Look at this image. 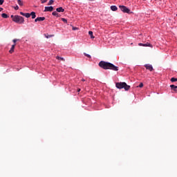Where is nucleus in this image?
Listing matches in <instances>:
<instances>
[{
  "label": "nucleus",
  "instance_id": "24",
  "mask_svg": "<svg viewBox=\"0 0 177 177\" xmlns=\"http://www.w3.org/2000/svg\"><path fill=\"white\" fill-rule=\"evenodd\" d=\"M62 21H64V23H67V19L64 18H62Z\"/></svg>",
  "mask_w": 177,
  "mask_h": 177
},
{
  "label": "nucleus",
  "instance_id": "11",
  "mask_svg": "<svg viewBox=\"0 0 177 177\" xmlns=\"http://www.w3.org/2000/svg\"><path fill=\"white\" fill-rule=\"evenodd\" d=\"M16 46V44H13L10 48V50H9V53H13V52H15V48Z\"/></svg>",
  "mask_w": 177,
  "mask_h": 177
},
{
  "label": "nucleus",
  "instance_id": "30",
  "mask_svg": "<svg viewBox=\"0 0 177 177\" xmlns=\"http://www.w3.org/2000/svg\"><path fill=\"white\" fill-rule=\"evenodd\" d=\"M2 10H3V8L0 7V12H2Z\"/></svg>",
  "mask_w": 177,
  "mask_h": 177
},
{
  "label": "nucleus",
  "instance_id": "18",
  "mask_svg": "<svg viewBox=\"0 0 177 177\" xmlns=\"http://www.w3.org/2000/svg\"><path fill=\"white\" fill-rule=\"evenodd\" d=\"M88 35L91 36V38L92 39H93V38H95V37L93 36V32L89 31V32H88Z\"/></svg>",
  "mask_w": 177,
  "mask_h": 177
},
{
  "label": "nucleus",
  "instance_id": "1",
  "mask_svg": "<svg viewBox=\"0 0 177 177\" xmlns=\"http://www.w3.org/2000/svg\"><path fill=\"white\" fill-rule=\"evenodd\" d=\"M98 66L104 70H112L113 71H118V66H115L114 64L108 62L100 61L98 64Z\"/></svg>",
  "mask_w": 177,
  "mask_h": 177
},
{
  "label": "nucleus",
  "instance_id": "13",
  "mask_svg": "<svg viewBox=\"0 0 177 177\" xmlns=\"http://www.w3.org/2000/svg\"><path fill=\"white\" fill-rule=\"evenodd\" d=\"M111 10L113 12H115V11H117L118 8H117V6H111Z\"/></svg>",
  "mask_w": 177,
  "mask_h": 177
},
{
  "label": "nucleus",
  "instance_id": "21",
  "mask_svg": "<svg viewBox=\"0 0 177 177\" xmlns=\"http://www.w3.org/2000/svg\"><path fill=\"white\" fill-rule=\"evenodd\" d=\"M176 81H177V78L172 77V78L171 79V82H176Z\"/></svg>",
  "mask_w": 177,
  "mask_h": 177
},
{
  "label": "nucleus",
  "instance_id": "22",
  "mask_svg": "<svg viewBox=\"0 0 177 177\" xmlns=\"http://www.w3.org/2000/svg\"><path fill=\"white\" fill-rule=\"evenodd\" d=\"M54 1L53 0H50L49 2L48 3V5H53Z\"/></svg>",
  "mask_w": 177,
  "mask_h": 177
},
{
  "label": "nucleus",
  "instance_id": "33",
  "mask_svg": "<svg viewBox=\"0 0 177 177\" xmlns=\"http://www.w3.org/2000/svg\"><path fill=\"white\" fill-rule=\"evenodd\" d=\"M82 81L84 82V81H85V80L83 79Z\"/></svg>",
  "mask_w": 177,
  "mask_h": 177
},
{
  "label": "nucleus",
  "instance_id": "34",
  "mask_svg": "<svg viewBox=\"0 0 177 177\" xmlns=\"http://www.w3.org/2000/svg\"><path fill=\"white\" fill-rule=\"evenodd\" d=\"M90 1H95V0H90Z\"/></svg>",
  "mask_w": 177,
  "mask_h": 177
},
{
  "label": "nucleus",
  "instance_id": "27",
  "mask_svg": "<svg viewBox=\"0 0 177 177\" xmlns=\"http://www.w3.org/2000/svg\"><path fill=\"white\" fill-rule=\"evenodd\" d=\"M48 2V0H41V3H46Z\"/></svg>",
  "mask_w": 177,
  "mask_h": 177
},
{
  "label": "nucleus",
  "instance_id": "7",
  "mask_svg": "<svg viewBox=\"0 0 177 177\" xmlns=\"http://www.w3.org/2000/svg\"><path fill=\"white\" fill-rule=\"evenodd\" d=\"M53 6H46L45 7L44 12H53Z\"/></svg>",
  "mask_w": 177,
  "mask_h": 177
},
{
  "label": "nucleus",
  "instance_id": "20",
  "mask_svg": "<svg viewBox=\"0 0 177 177\" xmlns=\"http://www.w3.org/2000/svg\"><path fill=\"white\" fill-rule=\"evenodd\" d=\"M56 59H57V60H62L63 62H64V58L62 57L57 56Z\"/></svg>",
  "mask_w": 177,
  "mask_h": 177
},
{
  "label": "nucleus",
  "instance_id": "6",
  "mask_svg": "<svg viewBox=\"0 0 177 177\" xmlns=\"http://www.w3.org/2000/svg\"><path fill=\"white\" fill-rule=\"evenodd\" d=\"M138 46H149V48H153V45H151L150 43H146V44L139 43Z\"/></svg>",
  "mask_w": 177,
  "mask_h": 177
},
{
  "label": "nucleus",
  "instance_id": "32",
  "mask_svg": "<svg viewBox=\"0 0 177 177\" xmlns=\"http://www.w3.org/2000/svg\"><path fill=\"white\" fill-rule=\"evenodd\" d=\"M73 30H77V28H73Z\"/></svg>",
  "mask_w": 177,
  "mask_h": 177
},
{
  "label": "nucleus",
  "instance_id": "19",
  "mask_svg": "<svg viewBox=\"0 0 177 177\" xmlns=\"http://www.w3.org/2000/svg\"><path fill=\"white\" fill-rule=\"evenodd\" d=\"M17 3L19 6H23V1L21 0H17Z\"/></svg>",
  "mask_w": 177,
  "mask_h": 177
},
{
  "label": "nucleus",
  "instance_id": "10",
  "mask_svg": "<svg viewBox=\"0 0 177 177\" xmlns=\"http://www.w3.org/2000/svg\"><path fill=\"white\" fill-rule=\"evenodd\" d=\"M44 20H45L44 17H39L36 18L35 19V23H37V21H44Z\"/></svg>",
  "mask_w": 177,
  "mask_h": 177
},
{
  "label": "nucleus",
  "instance_id": "8",
  "mask_svg": "<svg viewBox=\"0 0 177 177\" xmlns=\"http://www.w3.org/2000/svg\"><path fill=\"white\" fill-rule=\"evenodd\" d=\"M170 88L171 89V92H177V86H175L174 84L170 85Z\"/></svg>",
  "mask_w": 177,
  "mask_h": 177
},
{
  "label": "nucleus",
  "instance_id": "28",
  "mask_svg": "<svg viewBox=\"0 0 177 177\" xmlns=\"http://www.w3.org/2000/svg\"><path fill=\"white\" fill-rule=\"evenodd\" d=\"M3 2H5V0H0V5H3Z\"/></svg>",
  "mask_w": 177,
  "mask_h": 177
},
{
  "label": "nucleus",
  "instance_id": "4",
  "mask_svg": "<svg viewBox=\"0 0 177 177\" xmlns=\"http://www.w3.org/2000/svg\"><path fill=\"white\" fill-rule=\"evenodd\" d=\"M119 8L123 13H128L129 15L131 14V10L129 8H127L125 6H119Z\"/></svg>",
  "mask_w": 177,
  "mask_h": 177
},
{
  "label": "nucleus",
  "instance_id": "14",
  "mask_svg": "<svg viewBox=\"0 0 177 177\" xmlns=\"http://www.w3.org/2000/svg\"><path fill=\"white\" fill-rule=\"evenodd\" d=\"M53 16H56L57 17H60V15H59V13H57V12L54 11L52 13Z\"/></svg>",
  "mask_w": 177,
  "mask_h": 177
},
{
  "label": "nucleus",
  "instance_id": "23",
  "mask_svg": "<svg viewBox=\"0 0 177 177\" xmlns=\"http://www.w3.org/2000/svg\"><path fill=\"white\" fill-rule=\"evenodd\" d=\"M84 56H86V57H88L89 59H91V55L88 54H86V53H84Z\"/></svg>",
  "mask_w": 177,
  "mask_h": 177
},
{
  "label": "nucleus",
  "instance_id": "31",
  "mask_svg": "<svg viewBox=\"0 0 177 177\" xmlns=\"http://www.w3.org/2000/svg\"><path fill=\"white\" fill-rule=\"evenodd\" d=\"M77 92H81V88H79V89L77 90Z\"/></svg>",
  "mask_w": 177,
  "mask_h": 177
},
{
  "label": "nucleus",
  "instance_id": "12",
  "mask_svg": "<svg viewBox=\"0 0 177 177\" xmlns=\"http://www.w3.org/2000/svg\"><path fill=\"white\" fill-rule=\"evenodd\" d=\"M57 12L59 13L64 12V9L62 7H59L56 9Z\"/></svg>",
  "mask_w": 177,
  "mask_h": 177
},
{
  "label": "nucleus",
  "instance_id": "29",
  "mask_svg": "<svg viewBox=\"0 0 177 177\" xmlns=\"http://www.w3.org/2000/svg\"><path fill=\"white\" fill-rule=\"evenodd\" d=\"M15 10H19V6L15 7Z\"/></svg>",
  "mask_w": 177,
  "mask_h": 177
},
{
  "label": "nucleus",
  "instance_id": "16",
  "mask_svg": "<svg viewBox=\"0 0 177 177\" xmlns=\"http://www.w3.org/2000/svg\"><path fill=\"white\" fill-rule=\"evenodd\" d=\"M30 16H32V19H35L37 17V15H35V12H32L30 13Z\"/></svg>",
  "mask_w": 177,
  "mask_h": 177
},
{
  "label": "nucleus",
  "instance_id": "15",
  "mask_svg": "<svg viewBox=\"0 0 177 177\" xmlns=\"http://www.w3.org/2000/svg\"><path fill=\"white\" fill-rule=\"evenodd\" d=\"M44 36L46 38H52V37H55V35L44 34Z\"/></svg>",
  "mask_w": 177,
  "mask_h": 177
},
{
  "label": "nucleus",
  "instance_id": "25",
  "mask_svg": "<svg viewBox=\"0 0 177 177\" xmlns=\"http://www.w3.org/2000/svg\"><path fill=\"white\" fill-rule=\"evenodd\" d=\"M17 41H19V39H14L12 40V42H14V44H16V42H17Z\"/></svg>",
  "mask_w": 177,
  "mask_h": 177
},
{
  "label": "nucleus",
  "instance_id": "3",
  "mask_svg": "<svg viewBox=\"0 0 177 177\" xmlns=\"http://www.w3.org/2000/svg\"><path fill=\"white\" fill-rule=\"evenodd\" d=\"M116 88H118V89H122L124 88L125 91H129V89L131 88V86L127 84V83L125 82H118L116 83Z\"/></svg>",
  "mask_w": 177,
  "mask_h": 177
},
{
  "label": "nucleus",
  "instance_id": "26",
  "mask_svg": "<svg viewBox=\"0 0 177 177\" xmlns=\"http://www.w3.org/2000/svg\"><path fill=\"white\" fill-rule=\"evenodd\" d=\"M138 88H143V83H140L138 86Z\"/></svg>",
  "mask_w": 177,
  "mask_h": 177
},
{
  "label": "nucleus",
  "instance_id": "5",
  "mask_svg": "<svg viewBox=\"0 0 177 177\" xmlns=\"http://www.w3.org/2000/svg\"><path fill=\"white\" fill-rule=\"evenodd\" d=\"M147 70H149V71H153L154 68H153V66L149 64H147L144 66Z\"/></svg>",
  "mask_w": 177,
  "mask_h": 177
},
{
  "label": "nucleus",
  "instance_id": "9",
  "mask_svg": "<svg viewBox=\"0 0 177 177\" xmlns=\"http://www.w3.org/2000/svg\"><path fill=\"white\" fill-rule=\"evenodd\" d=\"M20 15H21V16H24L25 17H26L27 19H28L29 17H31V15L30 13H24L23 12H20Z\"/></svg>",
  "mask_w": 177,
  "mask_h": 177
},
{
  "label": "nucleus",
  "instance_id": "17",
  "mask_svg": "<svg viewBox=\"0 0 177 177\" xmlns=\"http://www.w3.org/2000/svg\"><path fill=\"white\" fill-rule=\"evenodd\" d=\"M1 17H3V19H8V17H9V16L6 13H3L1 15Z\"/></svg>",
  "mask_w": 177,
  "mask_h": 177
},
{
  "label": "nucleus",
  "instance_id": "2",
  "mask_svg": "<svg viewBox=\"0 0 177 177\" xmlns=\"http://www.w3.org/2000/svg\"><path fill=\"white\" fill-rule=\"evenodd\" d=\"M11 19H12V21L18 24H23L24 23V18L21 16L11 15Z\"/></svg>",
  "mask_w": 177,
  "mask_h": 177
}]
</instances>
